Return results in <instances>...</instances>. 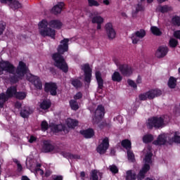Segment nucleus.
I'll use <instances>...</instances> for the list:
<instances>
[{"label":"nucleus","mask_w":180,"mask_h":180,"mask_svg":"<svg viewBox=\"0 0 180 180\" xmlns=\"http://www.w3.org/2000/svg\"><path fill=\"white\" fill-rule=\"evenodd\" d=\"M11 74V82H18L19 79H22L25 75L27 74V79L32 82L35 86L36 89H41L43 88V84L40 78L37 76H34L29 72V69L26 66V63L22 61H20L17 69L15 66L8 61H1L0 62V76L4 75V74Z\"/></svg>","instance_id":"obj_1"},{"label":"nucleus","mask_w":180,"mask_h":180,"mask_svg":"<svg viewBox=\"0 0 180 180\" xmlns=\"http://www.w3.org/2000/svg\"><path fill=\"white\" fill-rule=\"evenodd\" d=\"M68 41H70L68 39H64L60 41V44L58 47V53H54L52 56L55 67H57L63 72H68V65L65 60H64V58L60 54H64L65 51H68Z\"/></svg>","instance_id":"obj_2"},{"label":"nucleus","mask_w":180,"mask_h":180,"mask_svg":"<svg viewBox=\"0 0 180 180\" xmlns=\"http://www.w3.org/2000/svg\"><path fill=\"white\" fill-rule=\"evenodd\" d=\"M14 96L17 99H25L26 94L25 92H17L15 86L10 87L7 89L6 95L5 94H0V108H4V104L9 98Z\"/></svg>","instance_id":"obj_3"},{"label":"nucleus","mask_w":180,"mask_h":180,"mask_svg":"<svg viewBox=\"0 0 180 180\" xmlns=\"http://www.w3.org/2000/svg\"><path fill=\"white\" fill-rule=\"evenodd\" d=\"M169 140V143H177L180 144V132H173L171 136L165 134H162L158 136L156 141H153L155 146H162L167 143V140Z\"/></svg>","instance_id":"obj_4"},{"label":"nucleus","mask_w":180,"mask_h":180,"mask_svg":"<svg viewBox=\"0 0 180 180\" xmlns=\"http://www.w3.org/2000/svg\"><path fill=\"white\" fill-rule=\"evenodd\" d=\"M38 30L42 37H51L55 39L56 30L49 27L47 20H42L38 23Z\"/></svg>","instance_id":"obj_5"},{"label":"nucleus","mask_w":180,"mask_h":180,"mask_svg":"<svg viewBox=\"0 0 180 180\" xmlns=\"http://www.w3.org/2000/svg\"><path fill=\"white\" fill-rule=\"evenodd\" d=\"M169 122V117H154L148 120L147 127L148 129H160V127H164Z\"/></svg>","instance_id":"obj_6"},{"label":"nucleus","mask_w":180,"mask_h":180,"mask_svg":"<svg viewBox=\"0 0 180 180\" xmlns=\"http://www.w3.org/2000/svg\"><path fill=\"white\" fill-rule=\"evenodd\" d=\"M153 157V153L151 152H148L145 156V165L140 170L139 174H138L137 179L143 180L146 177V174L150 171V164H151V158Z\"/></svg>","instance_id":"obj_7"},{"label":"nucleus","mask_w":180,"mask_h":180,"mask_svg":"<svg viewBox=\"0 0 180 180\" xmlns=\"http://www.w3.org/2000/svg\"><path fill=\"white\" fill-rule=\"evenodd\" d=\"M122 146L124 147V148L127 150V157L129 161L133 162V161H134V153L130 150V148H131V142L129 141V139H124L122 141Z\"/></svg>","instance_id":"obj_8"},{"label":"nucleus","mask_w":180,"mask_h":180,"mask_svg":"<svg viewBox=\"0 0 180 180\" xmlns=\"http://www.w3.org/2000/svg\"><path fill=\"white\" fill-rule=\"evenodd\" d=\"M116 65L118 67L119 70L121 74L124 77H130L133 74V69L131 67L129 66L127 64H120L116 63Z\"/></svg>","instance_id":"obj_9"},{"label":"nucleus","mask_w":180,"mask_h":180,"mask_svg":"<svg viewBox=\"0 0 180 180\" xmlns=\"http://www.w3.org/2000/svg\"><path fill=\"white\" fill-rule=\"evenodd\" d=\"M109 148V139L107 137L102 139L101 144L97 147V153L99 154H105Z\"/></svg>","instance_id":"obj_10"},{"label":"nucleus","mask_w":180,"mask_h":180,"mask_svg":"<svg viewBox=\"0 0 180 180\" xmlns=\"http://www.w3.org/2000/svg\"><path fill=\"white\" fill-rule=\"evenodd\" d=\"M105 116V108L102 105H98L95 111L94 118L93 119L94 123H98L101 119Z\"/></svg>","instance_id":"obj_11"},{"label":"nucleus","mask_w":180,"mask_h":180,"mask_svg":"<svg viewBox=\"0 0 180 180\" xmlns=\"http://www.w3.org/2000/svg\"><path fill=\"white\" fill-rule=\"evenodd\" d=\"M82 70L84 72L85 82H86L87 84H89L91 82V78H92V70H91L89 65L85 64L82 65Z\"/></svg>","instance_id":"obj_12"},{"label":"nucleus","mask_w":180,"mask_h":180,"mask_svg":"<svg viewBox=\"0 0 180 180\" xmlns=\"http://www.w3.org/2000/svg\"><path fill=\"white\" fill-rule=\"evenodd\" d=\"M42 151L43 153H58L57 147L53 146V144H51V143L49 141H44Z\"/></svg>","instance_id":"obj_13"},{"label":"nucleus","mask_w":180,"mask_h":180,"mask_svg":"<svg viewBox=\"0 0 180 180\" xmlns=\"http://www.w3.org/2000/svg\"><path fill=\"white\" fill-rule=\"evenodd\" d=\"M105 32L108 39H112L116 37V31L113 29L112 23H108L105 25Z\"/></svg>","instance_id":"obj_14"},{"label":"nucleus","mask_w":180,"mask_h":180,"mask_svg":"<svg viewBox=\"0 0 180 180\" xmlns=\"http://www.w3.org/2000/svg\"><path fill=\"white\" fill-rule=\"evenodd\" d=\"M168 54V47L165 46H160L155 53V56L158 58H162L165 57Z\"/></svg>","instance_id":"obj_15"},{"label":"nucleus","mask_w":180,"mask_h":180,"mask_svg":"<svg viewBox=\"0 0 180 180\" xmlns=\"http://www.w3.org/2000/svg\"><path fill=\"white\" fill-rule=\"evenodd\" d=\"M46 92H49L51 95H57V84L54 83H46L45 84Z\"/></svg>","instance_id":"obj_16"},{"label":"nucleus","mask_w":180,"mask_h":180,"mask_svg":"<svg viewBox=\"0 0 180 180\" xmlns=\"http://www.w3.org/2000/svg\"><path fill=\"white\" fill-rule=\"evenodd\" d=\"M64 6H65L64 2H58L52 8L51 11L54 15H58L62 12L63 9H64Z\"/></svg>","instance_id":"obj_17"},{"label":"nucleus","mask_w":180,"mask_h":180,"mask_svg":"<svg viewBox=\"0 0 180 180\" xmlns=\"http://www.w3.org/2000/svg\"><path fill=\"white\" fill-rule=\"evenodd\" d=\"M94 16V14H91V15H90V18H91V22L92 23H97V30H101V25H102V23H103V18L101 16Z\"/></svg>","instance_id":"obj_18"},{"label":"nucleus","mask_w":180,"mask_h":180,"mask_svg":"<svg viewBox=\"0 0 180 180\" xmlns=\"http://www.w3.org/2000/svg\"><path fill=\"white\" fill-rule=\"evenodd\" d=\"M160 95H162V91L160 89H153L148 91V99H154V98L160 96Z\"/></svg>","instance_id":"obj_19"},{"label":"nucleus","mask_w":180,"mask_h":180,"mask_svg":"<svg viewBox=\"0 0 180 180\" xmlns=\"http://www.w3.org/2000/svg\"><path fill=\"white\" fill-rule=\"evenodd\" d=\"M33 113V110L30 108L29 107H24L20 112V116L25 119L26 117H29L30 115Z\"/></svg>","instance_id":"obj_20"},{"label":"nucleus","mask_w":180,"mask_h":180,"mask_svg":"<svg viewBox=\"0 0 180 180\" xmlns=\"http://www.w3.org/2000/svg\"><path fill=\"white\" fill-rule=\"evenodd\" d=\"M80 133L85 137V139H91V137H94L95 133L94 132V129H88L86 130H82L80 131Z\"/></svg>","instance_id":"obj_21"},{"label":"nucleus","mask_w":180,"mask_h":180,"mask_svg":"<svg viewBox=\"0 0 180 180\" xmlns=\"http://www.w3.org/2000/svg\"><path fill=\"white\" fill-rule=\"evenodd\" d=\"M96 79L97 81L99 89H102V88H103V79H102V74L101 72H96Z\"/></svg>","instance_id":"obj_22"},{"label":"nucleus","mask_w":180,"mask_h":180,"mask_svg":"<svg viewBox=\"0 0 180 180\" xmlns=\"http://www.w3.org/2000/svg\"><path fill=\"white\" fill-rule=\"evenodd\" d=\"M49 26L53 29H61L63 23L58 20H53L49 22Z\"/></svg>","instance_id":"obj_23"},{"label":"nucleus","mask_w":180,"mask_h":180,"mask_svg":"<svg viewBox=\"0 0 180 180\" xmlns=\"http://www.w3.org/2000/svg\"><path fill=\"white\" fill-rule=\"evenodd\" d=\"M102 178V173L98 170H93L91 173L90 180H99Z\"/></svg>","instance_id":"obj_24"},{"label":"nucleus","mask_w":180,"mask_h":180,"mask_svg":"<svg viewBox=\"0 0 180 180\" xmlns=\"http://www.w3.org/2000/svg\"><path fill=\"white\" fill-rule=\"evenodd\" d=\"M157 11L161 12L162 13H167V12H171L172 11V7L170 6H159L157 8Z\"/></svg>","instance_id":"obj_25"},{"label":"nucleus","mask_w":180,"mask_h":180,"mask_svg":"<svg viewBox=\"0 0 180 180\" xmlns=\"http://www.w3.org/2000/svg\"><path fill=\"white\" fill-rule=\"evenodd\" d=\"M67 125L70 129H74L78 125V120L68 118L66 121Z\"/></svg>","instance_id":"obj_26"},{"label":"nucleus","mask_w":180,"mask_h":180,"mask_svg":"<svg viewBox=\"0 0 180 180\" xmlns=\"http://www.w3.org/2000/svg\"><path fill=\"white\" fill-rule=\"evenodd\" d=\"M51 106V103L50 101H43L39 104L40 109H42V110H47V109L50 108Z\"/></svg>","instance_id":"obj_27"},{"label":"nucleus","mask_w":180,"mask_h":180,"mask_svg":"<svg viewBox=\"0 0 180 180\" xmlns=\"http://www.w3.org/2000/svg\"><path fill=\"white\" fill-rule=\"evenodd\" d=\"M50 127H51V130H52V131H53L54 133H57L58 131H61L64 130V125L63 124H58V125L52 124V125H50Z\"/></svg>","instance_id":"obj_28"},{"label":"nucleus","mask_w":180,"mask_h":180,"mask_svg":"<svg viewBox=\"0 0 180 180\" xmlns=\"http://www.w3.org/2000/svg\"><path fill=\"white\" fill-rule=\"evenodd\" d=\"M9 6L13 11H16V9H20V8H22V4L19 3V1L14 0L13 1H11Z\"/></svg>","instance_id":"obj_29"},{"label":"nucleus","mask_w":180,"mask_h":180,"mask_svg":"<svg viewBox=\"0 0 180 180\" xmlns=\"http://www.w3.org/2000/svg\"><path fill=\"white\" fill-rule=\"evenodd\" d=\"M69 103L72 110H78L79 109V103H78L77 100L72 99Z\"/></svg>","instance_id":"obj_30"},{"label":"nucleus","mask_w":180,"mask_h":180,"mask_svg":"<svg viewBox=\"0 0 180 180\" xmlns=\"http://www.w3.org/2000/svg\"><path fill=\"white\" fill-rule=\"evenodd\" d=\"M167 85L169 88L174 89L176 86V79L174 77H170Z\"/></svg>","instance_id":"obj_31"},{"label":"nucleus","mask_w":180,"mask_h":180,"mask_svg":"<svg viewBox=\"0 0 180 180\" xmlns=\"http://www.w3.org/2000/svg\"><path fill=\"white\" fill-rule=\"evenodd\" d=\"M112 79L115 82H120L123 79V77L119 72H115L112 75Z\"/></svg>","instance_id":"obj_32"},{"label":"nucleus","mask_w":180,"mask_h":180,"mask_svg":"<svg viewBox=\"0 0 180 180\" xmlns=\"http://www.w3.org/2000/svg\"><path fill=\"white\" fill-rule=\"evenodd\" d=\"M126 180H136V173L129 170L127 172Z\"/></svg>","instance_id":"obj_33"},{"label":"nucleus","mask_w":180,"mask_h":180,"mask_svg":"<svg viewBox=\"0 0 180 180\" xmlns=\"http://www.w3.org/2000/svg\"><path fill=\"white\" fill-rule=\"evenodd\" d=\"M150 30L153 34L155 36H161V34H162V32H161L160 28L157 27H151Z\"/></svg>","instance_id":"obj_34"},{"label":"nucleus","mask_w":180,"mask_h":180,"mask_svg":"<svg viewBox=\"0 0 180 180\" xmlns=\"http://www.w3.org/2000/svg\"><path fill=\"white\" fill-rule=\"evenodd\" d=\"M153 140H154V136H153L151 134H146L143 137V143H151Z\"/></svg>","instance_id":"obj_35"},{"label":"nucleus","mask_w":180,"mask_h":180,"mask_svg":"<svg viewBox=\"0 0 180 180\" xmlns=\"http://www.w3.org/2000/svg\"><path fill=\"white\" fill-rule=\"evenodd\" d=\"M172 23L174 26H180V17L179 16H174L172 18Z\"/></svg>","instance_id":"obj_36"},{"label":"nucleus","mask_w":180,"mask_h":180,"mask_svg":"<svg viewBox=\"0 0 180 180\" xmlns=\"http://www.w3.org/2000/svg\"><path fill=\"white\" fill-rule=\"evenodd\" d=\"M71 84H72V85H73V86H75V88H79V86H81V85H82L81 84V82L77 79H72L71 80Z\"/></svg>","instance_id":"obj_37"},{"label":"nucleus","mask_w":180,"mask_h":180,"mask_svg":"<svg viewBox=\"0 0 180 180\" xmlns=\"http://www.w3.org/2000/svg\"><path fill=\"white\" fill-rule=\"evenodd\" d=\"M135 34L140 39H143L146 36V31L144 30H140L137 31Z\"/></svg>","instance_id":"obj_38"},{"label":"nucleus","mask_w":180,"mask_h":180,"mask_svg":"<svg viewBox=\"0 0 180 180\" xmlns=\"http://www.w3.org/2000/svg\"><path fill=\"white\" fill-rule=\"evenodd\" d=\"M131 40L133 44H137V43L141 40V38L139 37L136 34H134L131 37Z\"/></svg>","instance_id":"obj_39"},{"label":"nucleus","mask_w":180,"mask_h":180,"mask_svg":"<svg viewBox=\"0 0 180 180\" xmlns=\"http://www.w3.org/2000/svg\"><path fill=\"white\" fill-rule=\"evenodd\" d=\"M169 44L170 47H176L178 46V41L174 38L170 39Z\"/></svg>","instance_id":"obj_40"},{"label":"nucleus","mask_w":180,"mask_h":180,"mask_svg":"<svg viewBox=\"0 0 180 180\" xmlns=\"http://www.w3.org/2000/svg\"><path fill=\"white\" fill-rule=\"evenodd\" d=\"M41 131H46L47 129H49V123H47L45 120L42 121L41 124Z\"/></svg>","instance_id":"obj_41"},{"label":"nucleus","mask_w":180,"mask_h":180,"mask_svg":"<svg viewBox=\"0 0 180 180\" xmlns=\"http://www.w3.org/2000/svg\"><path fill=\"white\" fill-rule=\"evenodd\" d=\"M141 11H144V7L141 4H138L136 6L135 13H139V12H141Z\"/></svg>","instance_id":"obj_42"},{"label":"nucleus","mask_w":180,"mask_h":180,"mask_svg":"<svg viewBox=\"0 0 180 180\" xmlns=\"http://www.w3.org/2000/svg\"><path fill=\"white\" fill-rule=\"evenodd\" d=\"M63 156L66 158L70 157L73 160H79V158H81V156H79V155H71L70 153H68L67 155H63Z\"/></svg>","instance_id":"obj_43"},{"label":"nucleus","mask_w":180,"mask_h":180,"mask_svg":"<svg viewBox=\"0 0 180 180\" xmlns=\"http://www.w3.org/2000/svg\"><path fill=\"white\" fill-rule=\"evenodd\" d=\"M110 170L111 172H112V174H117V172H119V169H117V167H116L115 165L110 166Z\"/></svg>","instance_id":"obj_44"},{"label":"nucleus","mask_w":180,"mask_h":180,"mask_svg":"<svg viewBox=\"0 0 180 180\" xmlns=\"http://www.w3.org/2000/svg\"><path fill=\"white\" fill-rule=\"evenodd\" d=\"M89 6H99V3L96 0H88Z\"/></svg>","instance_id":"obj_45"},{"label":"nucleus","mask_w":180,"mask_h":180,"mask_svg":"<svg viewBox=\"0 0 180 180\" xmlns=\"http://www.w3.org/2000/svg\"><path fill=\"white\" fill-rule=\"evenodd\" d=\"M139 99L141 101H146V99H148V92L139 95Z\"/></svg>","instance_id":"obj_46"},{"label":"nucleus","mask_w":180,"mask_h":180,"mask_svg":"<svg viewBox=\"0 0 180 180\" xmlns=\"http://www.w3.org/2000/svg\"><path fill=\"white\" fill-rule=\"evenodd\" d=\"M128 84L131 86L132 88H134V89H136L137 88V85L136 84V83L131 80V79H128L127 80Z\"/></svg>","instance_id":"obj_47"},{"label":"nucleus","mask_w":180,"mask_h":180,"mask_svg":"<svg viewBox=\"0 0 180 180\" xmlns=\"http://www.w3.org/2000/svg\"><path fill=\"white\" fill-rule=\"evenodd\" d=\"M82 98V93L78 92L74 96V100L75 101H78V99H81Z\"/></svg>","instance_id":"obj_48"},{"label":"nucleus","mask_w":180,"mask_h":180,"mask_svg":"<svg viewBox=\"0 0 180 180\" xmlns=\"http://www.w3.org/2000/svg\"><path fill=\"white\" fill-rule=\"evenodd\" d=\"M40 165H37V167L35 169V171L37 174H39L40 175H43L44 174V172L41 169H39Z\"/></svg>","instance_id":"obj_49"},{"label":"nucleus","mask_w":180,"mask_h":180,"mask_svg":"<svg viewBox=\"0 0 180 180\" xmlns=\"http://www.w3.org/2000/svg\"><path fill=\"white\" fill-rule=\"evenodd\" d=\"M14 162H16L17 164V169L18 172H20V171H22V165H20V163H19V161H18L17 160H15Z\"/></svg>","instance_id":"obj_50"},{"label":"nucleus","mask_w":180,"mask_h":180,"mask_svg":"<svg viewBox=\"0 0 180 180\" xmlns=\"http://www.w3.org/2000/svg\"><path fill=\"white\" fill-rule=\"evenodd\" d=\"M4 30H5V24L0 23V34H2V33H4Z\"/></svg>","instance_id":"obj_51"},{"label":"nucleus","mask_w":180,"mask_h":180,"mask_svg":"<svg viewBox=\"0 0 180 180\" xmlns=\"http://www.w3.org/2000/svg\"><path fill=\"white\" fill-rule=\"evenodd\" d=\"M53 180H63V176H53Z\"/></svg>","instance_id":"obj_52"},{"label":"nucleus","mask_w":180,"mask_h":180,"mask_svg":"<svg viewBox=\"0 0 180 180\" xmlns=\"http://www.w3.org/2000/svg\"><path fill=\"white\" fill-rule=\"evenodd\" d=\"M35 141H36V137L32 136H30L29 139V143H34Z\"/></svg>","instance_id":"obj_53"},{"label":"nucleus","mask_w":180,"mask_h":180,"mask_svg":"<svg viewBox=\"0 0 180 180\" xmlns=\"http://www.w3.org/2000/svg\"><path fill=\"white\" fill-rule=\"evenodd\" d=\"M22 106V104L19 102L15 103V108H18L19 109V108H20Z\"/></svg>","instance_id":"obj_54"},{"label":"nucleus","mask_w":180,"mask_h":180,"mask_svg":"<svg viewBox=\"0 0 180 180\" xmlns=\"http://www.w3.org/2000/svg\"><path fill=\"white\" fill-rule=\"evenodd\" d=\"M1 4H7V2H11L12 0H0Z\"/></svg>","instance_id":"obj_55"},{"label":"nucleus","mask_w":180,"mask_h":180,"mask_svg":"<svg viewBox=\"0 0 180 180\" xmlns=\"http://www.w3.org/2000/svg\"><path fill=\"white\" fill-rule=\"evenodd\" d=\"M115 153H116V150L115 149H111L110 155H115Z\"/></svg>","instance_id":"obj_56"},{"label":"nucleus","mask_w":180,"mask_h":180,"mask_svg":"<svg viewBox=\"0 0 180 180\" xmlns=\"http://www.w3.org/2000/svg\"><path fill=\"white\" fill-rule=\"evenodd\" d=\"M80 176L82 177V179H84V178H85V172H82L80 173Z\"/></svg>","instance_id":"obj_57"},{"label":"nucleus","mask_w":180,"mask_h":180,"mask_svg":"<svg viewBox=\"0 0 180 180\" xmlns=\"http://www.w3.org/2000/svg\"><path fill=\"white\" fill-rule=\"evenodd\" d=\"M103 4H104L105 5H109V0H103Z\"/></svg>","instance_id":"obj_58"},{"label":"nucleus","mask_w":180,"mask_h":180,"mask_svg":"<svg viewBox=\"0 0 180 180\" xmlns=\"http://www.w3.org/2000/svg\"><path fill=\"white\" fill-rule=\"evenodd\" d=\"M136 82L137 84H141V78L138 77V79H136Z\"/></svg>","instance_id":"obj_59"},{"label":"nucleus","mask_w":180,"mask_h":180,"mask_svg":"<svg viewBox=\"0 0 180 180\" xmlns=\"http://www.w3.org/2000/svg\"><path fill=\"white\" fill-rule=\"evenodd\" d=\"M21 180H30L27 176H23L21 179Z\"/></svg>","instance_id":"obj_60"},{"label":"nucleus","mask_w":180,"mask_h":180,"mask_svg":"<svg viewBox=\"0 0 180 180\" xmlns=\"http://www.w3.org/2000/svg\"><path fill=\"white\" fill-rule=\"evenodd\" d=\"M168 0H158V1L160 3V4H162V2H165Z\"/></svg>","instance_id":"obj_61"},{"label":"nucleus","mask_w":180,"mask_h":180,"mask_svg":"<svg viewBox=\"0 0 180 180\" xmlns=\"http://www.w3.org/2000/svg\"><path fill=\"white\" fill-rule=\"evenodd\" d=\"M154 0H147L148 4H151Z\"/></svg>","instance_id":"obj_62"},{"label":"nucleus","mask_w":180,"mask_h":180,"mask_svg":"<svg viewBox=\"0 0 180 180\" xmlns=\"http://www.w3.org/2000/svg\"><path fill=\"white\" fill-rule=\"evenodd\" d=\"M179 74H180V68H179Z\"/></svg>","instance_id":"obj_63"},{"label":"nucleus","mask_w":180,"mask_h":180,"mask_svg":"<svg viewBox=\"0 0 180 180\" xmlns=\"http://www.w3.org/2000/svg\"><path fill=\"white\" fill-rule=\"evenodd\" d=\"M177 1H179V2H180V0H177Z\"/></svg>","instance_id":"obj_64"}]
</instances>
